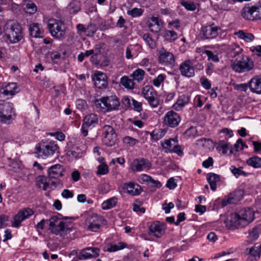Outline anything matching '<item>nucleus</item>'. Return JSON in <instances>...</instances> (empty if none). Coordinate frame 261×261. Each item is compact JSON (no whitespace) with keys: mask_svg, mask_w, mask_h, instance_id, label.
<instances>
[{"mask_svg":"<svg viewBox=\"0 0 261 261\" xmlns=\"http://www.w3.org/2000/svg\"><path fill=\"white\" fill-rule=\"evenodd\" d=\"M255 219V211L250 207L243 208L231 213L225 222L229 229L241 228L246 227Z\"/></svg>","mask_w":261,"mask_h":261,"instance_id":"1","label":"nucleus"},{"mask_svg":"<svg viewBox=\"0 0 261 261\" xmlns=\"http://www.w3.org/2000/svg\"><path fill=\"white\" fill-rule=\"evenodd\" d=\"M60 152V147L53 140H43L35 146L34 153L37 158L47 159Z\"/></svg>","mask_w":261,"mask_h":261,"instance_id":"2","label":"nucleus"},{"mask_svg":"<svg viewBox=\"0 0 261 261\" xmlns=\"http://www.w3.org/2000/svg\"><path fill=\"white\" fill-rule=\"evenodd\" d=\"M47 221L49 222V230L51 233L57 236L64 237L72 230L71 225L64 221L60 217L53 216Z\"/></svg>","mask_w":261,"mask_h":261,"instance_id":"3","label":"nucleus"},{"mask_svg":"<svg viewBox=\"0 0 261 261\" xmlns=\"http://www.w3.org/2000/svg\"><path fill=\"white\" fill-rule=\"evenodd\" d=\"M4 30L7 38L11 43H17L23 38L21 26L13 20L7 21Z\"/></svg>","mask_w":261,"mask_h":261,"instance_id":"4","label":"nucleus"},{"mask_svg":"<svg viewBox=\"0 0 261 261\" xmlns=\"http://www.w3.org/2000/svg\"><path fill=\"white\" fill-rule=\"evenodd\" d=\"M13 103L4 100L0 102V121L3 124H10L16 117Z\"/></svg>","mask_w":261,"mask_h":261,"instance_id":"5","label":"nucleus"},{"mask_svg":"<svg viewBox=\"0 0 261 261\" xmlns=\"http://www.w3.org/2000/svg\"><path fill=\"white\" fill-rule=\"evenodd\" d=\"M230 67L236 72L243 73L251 70L254 68V63L249 57L243 56L239 61H231Z\"/></svg>","mask_w":261,"mask_h":261,"instance_id":"6","label":"nucleus"},{"mask_svg":"<svg viewBox=\"0 0 261 261\" xmlns=\"http://www.w3.org/2000/svg\"><path fill=\"white\" fill-rule=\"evenodd\" d=\"M47 27L52 36L60 40L64 38L66 27L62 21L49 19Z\"/></svg>","mask_w":261,"mask_h":261,"instance_id":"7","label":"nucleus"},{"mask_svg":"<svg viewBox=\"0 0 261 261\" xmlns=\"http://www.w3.org/2000/svg\"><path fill=\"white\" fill-rule=\"evenodd\" d=\"M119 105V99H96L95 101L96 108L103 113L116 109Z\"/></svg>","mask_w":261,"mask_h":261,"instance_id":"8","label":"nucleus"},{"mask_svg":"<svg viewBox=\"0 0 261 261\" xmlns=\"http://www.w3.org/2000/svg\"><path fill=\"white\" fill-rule=\"evenodd\" d=\"M104 219L102 217L96 214H92L86 220V226L88 230L97 232L104 224Z\"/></svg>","mask_w":261,"mask_h":261,"instance_id":"9","label":"nucleus"},{"mask_svg":"<svg viewBox=\"0 0 261 261\" xmlns=\"http://www.w3.org/2000/svg\"><path fill=\"white\" fill-rule=\"evenodd\" d=\"M34 213L33 210L30 208H24L20 210L14 216L12 222V226L15 228H18L21 225V223L23 221L29 219Z\"/></svg>","mask_w":261,"mask_h":261,"instance_id":"10","label":"nucleus"},{"mask_svg":"<svg viewBox=\"0 0 261 261\" xmlns=\"http://www.w3.org/2000/svg\"><path fill=\"white\" fill-rule=\"evenodd\" d=\"M180 121L181 118L179 115L172 110L167 112L163 118L164 124L172 128L177 126Z\"/></svg>","mask_w":261,"mask_h":261,"instance_id":"11","label":"nucleus"},{"mask_svg":"<svg viewBox=\"0 0 261 261\" xmlns=\"http://www.w3.org/2000/svg\"><path fill=\"white\" fill-rule=\"evenodd\" d=\"M98 121V119L96 114L91 113L86 115L83 119V123L81 127L83 135L86 136L88 133V128L95 126Z\"/></svg>","mask_w":261,"mask_h":261,"instance_id":"12","label":"nucleus"},{"mask_svg":"<svg viewBox=\"0 0 261 261\" xmlns=\"http://www.w3.org/2000/svg\"><path fill=\"white\" fill-rule=\"evenodd\" d=\"M159 62L165 66H173L175 64V60L172 53L161 48L159 50Z\"/></svg>","mask_w":261,"mask_h":261,"instance_id":"13","label":"nucleus"},{"mask_svg":"<svg viewBox=\"0 0 261 261\" xmlns=\"http://www.w3.org/2000/svg\"><path fill=\"white\" fill-rule=\"evenodd\" d=\"M151 164L149 160L144 158L135 159L132 165V170L135 172L147 171L151 168Z\"/></svg>","mask_w":261,"mask_h":261,"instance_id":"14","label":"nucleus"},{"mask_svg":"<svg viewBox=\"0 0 261 261\" xmlns=\"http://www.w3.org/2000/svg\"><path fill=\"white\" fill-rule=\"evenodd\" d=\"M220 30V28L216 25L214 23L203 27L201 28L203 37L206 39H211L216 38L218 35V32Z\"/></svg>","mask_w":261,"mask_h":261,"instance_id":"15","label":"nucleus"},{"mask_svg":"<svg viewBox=\"0 0 261 261\" xmlns=\"http://www.w3.org/2000/svg\"><path fill=\"white\" fill-rule=\"evenodd\" d=\"M181 75L187 77H191L195 75V69L191 61L187 60L182 62L179 65Z\"/></svg>","mask_w":261,"mask_h":261,"instance_id":"16","label":"nucleus"},{"mask_svg":"<svg viewBox=\"0 0 261 261\" xmlns=\"http://www.w3.org/2000/svg\"><path fill=\"white\" fill-rule=\"evenodd\" d=\"M100 249L96 247H87L83 249L80 253L78 258L84 260L92 258H96L99 254Z\"/></svg>","mask_w":261,"mask_h":261,"instance_id":"17","label":"nucleus"},{"mask_svg":"<svg viewBox=\"0 0 261 261\" xmlns=\"http://www.w3.org/2000/svg\"><path fill=\"white\" fill-rule=\"evenodd\" d=\"M165 227L164 223L156 221L149 226V234L156 238L161 237L165 233Z\"/></svg>","mask_w":261,"mask_h":261,"instance_id":"18","label":"nucleus"},{"mask_svg":"<svg viewBox=\"0 0 261 261\" xmlns=\"http://www.w3.org/2000/svg\"><path fill=\"white\" fill-rule=\"evenodd\" d=\"M92 79L95 86L97 88H105L107 86V76L103 72L99 71H95Z\"/></svg>","mask_w":261,"mask_h":261,"instance_id":"19","label":"nucleus"},{"mask_svg":"<svg viewBox=\"0 0 261 261\" xmlns=\"http://www.w3.org/2000/svg\"><path fill=\"white\" fill-rule=\"evenodd\" d=\"M64 172V167L59 164L50 166L47 170V173L50 178H59L63 176Z\"/></svg>","mask_w":261,"mask_h":261,"instance_id":"20","label":"nucleus"},{"mask_svg":"<svg viewBox=\"0 0 261 261\" xmlns=\"http://www.w3.org/2000/svg\"><path fill=\"white\" fill-rule=\"evenodd\" d=\"M19 91V88L16 83H9L0 90V94H2L4 96H13Z\"/></svg>","mask_w":261,"mask_h":261,"instance_id":"21","label":"nucleus"},{"mask_svg":"<svg viewBox=\"0 0 261 261\" xmlns=\"http://www.w3.org/2000/svg\"><path fill=\"white\" fill-rule=\"evenodd\" d=\"M137 180L142 184L150 185L151 186L156 187L158 188L162 186V184L159 181L152 179L150 176L145 174L139 175Z\"/></svg>","mask_w":261,"mask_h":261,"instance_id":"22","label":"nucleus"},{"mask_svg":"<svg viewBox=\"0 0 261 261\" xmlns=\"http://www.w3.org/2000/svg\"><path fill=\"white\" fill-rule=\"evenodd\" d=\"M148 27L149 30L153 33H158L160 31L163 23L158 17L152 16L148 21Z\"/></svg>","mask_w":261,"mask_h":261,"instance_id":"23","label":"nucleus"},{"mask_svg":"<svg viewBox=\"0 0 261 261\" xmlns=\"http://www.w3.org/2000/svg\"><path fill=\"white\" fill-rule=\"evenodd\" d=\"M123 188L126 191L127 193L132 196L138 195L142 192L141 186L133 182L124 184Z\"/></svg>","mask_w":261,"mask_h":261,"instance_id":"24","label":"nucleus"},{"mask_svg":"<svg viewBox=\"0 0 261 261\" xmlns=\"http://www.w3.org/2000/svg\"><path fill=\"white\" fill-rule=\"evenodd\" d=\"M242 195V192L241 191H238L237 192H235L227 197H225L222 201V205L223 206H225L229 204L235 203L237 201L240 200L239 197H237L238 196Z\"/></svg>","mask_w":261,"mask_h":261,"instance_id":"25","label":"nucleus"},{"mask_svg":"<svg viewBox=\"0 0 261 261\" xmlns=\"http://www.w3.org/2000/svg\"><path fill=\"white\" fill-rule=\"evenodd\" d=\"M245 253L249 255V258L251 261L257 260L260 257L261 248L260 247L258 248L256 246L248 248L246 249Z\"/></svg>","mask_w":261,"mask_h":261,"instance_id":"26","label":"nucleus"},{"mask_svg":"<svg viewBox=\"0 0 261 261\" xmlns=\"http://www.w3.org/2000/svg\"><path fill=\"white\" fill-rule=\"evenodd\" d=\"M250 90L257 94H261V77L252 78L249 82Z\"/></svg>","mask_w":261,"mask_h":261,"instance_id":"27","label":"nucleus"},{"mask_svg":"<svg viewBox=\"0 0 261 261\" xmlns=\"http://www.w3.org/2000/svg\"><path fill=\"white\" fill-rule=\"evenodd\" d=\"M29 31L32 37L40 38L42 36L43 32L40 28V24L37 23H33L29 25Z\"/></svg>","mask_w":261,"mask_h":261,"instance_id":"28","label":"nucleus"},{"mask_svg":"<svg viewBox=\"0 0 261 261\" xmlns=\"http://www.w3.org/2000/svg\"><path fill=\"white\" fill-rule=\"evenodd\" d=\"M207 180L213 191H215L217 188V182L219 181L220 177L218 175L211 173L207 175Z\"/></svg>","mask_w":261,"mask_h":261,"instance_id":"29","label":"nucleus"},{"mask_svg":"<svg viewBox=\"0 0 261 261\" xmlns=\"http://www.w3.org/2000/svg\"><path fill=\"white\" fill-rule=\"evenodd\" d=\"M216 150L222 154H226L229 150V143L224 140H220L215 143Z\"/></svg>","mask_w":261,"mask_h":261,"instance_id":"30","label":"nucleus"},{"mask_svg":"<svg viewBox=\"0 0 261 261\" xmlns=\"http://www.w3.org/2000/svg\"><path fill=\"white\" fill-rule=\"evenodd\" d=\"M241 15L243 18L248 20H254L253 9L252 7H245L241 11Z\"/></svg>","mask_w":261,"mask_h":261,"instance_id":"31","label":"nucleus"},{"mask_svg":"<svg viewBox=\"0 0 261 261\" xmlns=\"http://www.w3.org/2000/svg\"><path fill=\"white\" fill-rule=\"evenodd\" d=\"M177 140L176 139H170L165 140L161 142V146L165 150V152H171Z\"/></svg>","mask_w":261,"mask_h":261,"instance_id":"32","label":"nucleus"},{"mask_svg":"<svg viewBox=\"0 0 261 261\" xmlns=\"http://www.w3.org/2000/svg\"><path fill=\"white\" fill-rule=\"evenodd\" d=\"M239 38L244 40L247 42L252 41L254 39V35L251 33H245L243 31L240 30L234 34Z\"/></svg>","mask_w":261,"mask_h":261,"instance_id":"33","label":"nucleus"},{"mask_svg":"<svg viewBox=\"0 0 261 261\" xmlns=\"http://www.w3.org/2000/svg\"><path fill=\"white\" fill-rule=\"evenodd\" d=\"M242 51V49L236 43H232L229 45L228 54L232 58H234L237 55L240 54Z\"/></svg>","mask_w":261,"mask_h":261,"instance_id":"34","label":"nucleus"},{"mask_svg":"<svg viewBox=\"0 0 261 261\" xmlns=\"http://www.w3.org/2000/svg\"><path fill=\"white\" fill-rule=\"evenodd\" d=\"M198 142L207 150H211L215 147V143L210 139L203 138L198 140Z\"/></svg>","mask_w":261,"mask_h":261,"instance_id":"35","label":"nucleus"},{"mask_svg":"<svg viewBox=\"0 0 261 261\" xmlns=\"http://www.w3.org/2000/svg\"><path fill=\"white\" fill-rule=\"evenodd\" d=\"M117 135L116 133H112L110 135L103 137L102 142L107 146H112L114 145L116 142Z\"/></svg>","mask_w":261,"mask_h":261,"instance_id":"36","label":"nucleus"},{"mask_svg":"<svg viewBox=\"0 0 261 261\" xmlns=\"http://www.w3.org/2000/svg\"><path fill=\"white\" fill-rule=\"evenodd\" d=\"M121 84L127 89L132 90L134 88L135 83L133 80L127 76H123L120 79Z\"/></svg>","mask_w":261,"mask_h":261,"instance_id":"37","label":"nucleus"},{"mask_svg":"<svg viewBox=\"0 0 261 261\" xmlns=\"http://www.w3.org/2000/svg\"><path fill=\"white\" fill-rule=\"evenodd\" d=\"M142 94L144 98H155L156 96L153 88L149 85H146L143 87Z\"/></svg>","mask_w":261,"mask_h":261,"instance_id":"38","label":"nucleus"},{"mask_svg":"<svg viewBox=\"0 0 261 261\" xmlns=\"http://www.w3.org/2000/svg\"><path fill=\"white\" fill-rule=\"evenodd\" d=\"M37 184L40 188H42L43 190H47L49 184L47 181V178L44 176H39L36 179Z\"/></svg>","mask_w":261,"mask_h":261,"instance_id":"39","label":"nucleus"},{"mask_svg":"<svg viewBox=\"0 0 261 261\" xmlns=\"http://www.w3.org/2000/svg\"><path fill=\"white\" fill-rule=\"evenodd\" d=\"M145 71L141 69H136L130 75L133 81H137L138 82L142 81L144 77Z\"/></svg>","mask_w":261,"mask_h":261,"instance_id":"40","label":"nucleus"},{"mask_svg":"<svg viewBox=\"0 0 261 261\" xmlns=\"http://www.w3.org/2000/svg\"><path fill=\"white\" fill-rule=\"evenodd\" d=\"M142 38L149 48L151 49H154L156 48V42L152 38L149 34L145 33L143 34L142 35Z\"/></svg>","mask_w":261,"mask_h":261,"instance_id":"41","label":"nucleus"},{"mask_svg":"<svg viewBox=\"0 0 261 261\" xmlns=\"http://www.w3.org/2000/svg\"><path fill=\"white\" fill-rule=\"evenodd\" d=\"M117 203V198L113 197L110 198L101 204V207L103 210H106L114 207Z\"/></svg>","mask_w":261,"mask_h":261,"instance_id":"42","label":"nucleus"},{"mask_svg":"<svg viewBox=\"0 0 261 261\" xmlns=\"http://www.w3.org/2000/svg\"><path fill=\"white\" fill-rule=\"evenodd\" d=\"M126 247V244L123 242H118V243L111 244L107 249V251L110 252H115Z\"/></svg>","mask_w":261,"mask_h":261,"instance_id":"43","label":"nucleus"},{"mask_svg":"<svg viewBox=\"0 0 261 261\" xmlns=\"http://www.w3.org/2000/svg\"><path fill=\"white\" fill-rule=\"evenodd\" d=\"M67 8L70 14H75L81 9L80 4L79 2L74 1L71 2Z\"/></svg>","mask_w":261,"mask_h":261,"instance_id":"44","label":"nucleus"},{"mask_svg":"<svg viewBox=\"0 0 261 261\" xmlns=\"http://www.w3.org/2000/svg\"><path fill=\"white\" fill-rule=\"evenodd\" d=\"M247 163L254 168H261V158L258 156H253L247 160Z\"/></svg>","mask_w":261,"mask_h":261,"instance_id":"45","label":"nucleus"},{"mask_svg":"<svg viewBox=\"0 0 261 261\" xmlns=\"http://www.w3.org/2000/svg\"><path fill=\"white\" fill-rule=\"evenodd\" d=\"M163 36L166 40L169 42L173 41L177 38V33L172 30H166L164 32Z\"/></svg>","mask_w":261,"mask_h":261,"instance_id":"46","label":"nucleus"},{"mask_svg":"<svg viewBox=\"0 0 261 261\" xmlns=\"http://www.w3.org/2000/svg\"><path fill=\"white\" fill-rule=\"evenodd\" d=\"M122 141L124 144L129 147H133L139 142V141L138 139L128 136L123 137Z\"/></svg>","mask_w":261,"mask_h":261,"instance_id":"47","label":"nucleus"},{"mask_svg":"<svg viewBox=\"0 0 261 261\" xmlns=\"http://www.w3.org/2000/svg\"><path fill=\"white\" fill-rule=\"evenodd\" d=\"M166 131L163 129L154 130L151 133V136L154 140L158 141L163 137Z\"/></svg>","mask_w":261,"mask_h":261,"instance_id":"48","label":"nucleus"},{"mask_svg":"<svg viewBox=\"0 0 261 261\" xmlns=\"http://www.w3.org/2000/svg\"><path fill=\"white\" fill-rule=\"evenodd\" d=\"M189 99H177V101L173 105V108L176 111H180L188 103Z\"/></svg>","mask_w":261,"mask_h":261,"instance_id":"49","label":"nucleus"},{"mask_svg":"<svg viewBox=\"0 0 261 261\" xmlns=\"http://www.w3.org/2000/svg\"><path fill=\"white\" fill-rule=\"evenodd\" d=\"M229 170L231 171L233 175L237 178L239 177L241 175H246V173L243 171L242 168H236L234 166H231L229 168Z\"/></svg>","mask_w":261,"mask_h":261,"instance_id":"50","label":"nucleus"},{"mask_svg":"<svg viewBox=\"0 0 261 261\" xmlns=\"http://www.w3.org/2000/svg\"><path fill=\"white\" fill-rule=\"evenodd\" d=\"M259 237V229L257 228H253L248 232V239L251 241L256 240Z\"/></svg>","mask_w":261,"mask_h":261,"instance_id":"51","label":"nucleus"},{"mask_svg":"<svg viewBox=\"0 0 261 261\" xmlns=\"http://www.w3.org/2000/svg\"><path fill=\"white\" fill-rule=\"evenodd\" d=\"M144 11L141 8H134L127 11V14L133 17H137L141 16Z\"/></svg>","mask_w":261,"mask_h":261,"instance_id":"52","label":"nucleus"},{"mask_svg":"<svg viewBox=\"0 0 261 261\" xmlns=\"http://www.w3.org/2000/svg\"><path fill=\"white\" fill-rule=\"evenodd\" d=\"M109 172V167L106 164H101L97 166L96 174L102 175L107 174Z\"/></svg>","mask_w":261,"mask_h":261,"instance_id":"53","label":"nucleus"},{"mask_svg":"<svg viewBox=\"0 0 261 261\" xmlns=\"http://www.w3.org/2000/svg\"><path fill=\"white\" fill-rule=\"evenodd\" d=\"M25 10L27 13L30 14H33L35 13L37 10V8L36 5L32 2L28 3L25 7Z\"/></svg>","mask_w":261,"mask_h":261,"instance_id":"54","label":"nucleus"},{"mask_svg":"<svg viewBox=\"0 0 261 261\" xmlns=\"http://www.w3.org/2000/svg\"><path fill=\"white\" fill-rule=\"evenodd\" d=\"M197 130L196 127L191 126L185 132V136L186 138H194L197 136Z\"/></svg>","mask_w":261,"mask_h":261,"instance_id":"55","label":"nucleus"},{"mask_svg":"<svg viewBox=\"0 0 261 261\" xmlns=\"http://www.w3.org/2000/svg\"><path fill=\"white\" fill-rule=\"evenodd\" d=\"M254 20L261 19V4L258 6H253Z\"/></svg>","mask_w":261,"mask_h":261,"instance_id":"56","label":"nucleus"},{"mask_svg":"<svg viewBox=\"0 0 261 261\" xmlns=\"http://www.w3.org/2000/svg\"><path fill=\"white\" fill-rule=\"evenodd\" d=\"M76 108L82 111L87 108V103L86 100L84 99H76L75 101Z\"/></svg>","mask_w":261,"mask_h":261,"instance_id":"57","label":"nucleus"},{"mask_svg":"<svg viewBox=\"0 0 261 261\" xmlns=\"http://www.w3.org/2000/svg\"><path fill=\"white\" fill-rule=\"evenodd\" d=\"M166 75L163 74H159L155 79L153 80V85L156 87H159L161 83L163 82L165 79Z\"/></svg>","mask_w":261,"mask_h":261,"instance_id":"58","label":"nucleus"},{"mask_svg":"<svg viewBox=\"0 0 261 261\" xmlns=\"http://www.w3.org/2000/svg\"><path fill=\"white\" fill-rule=\"evenodd\" d=\"M103 137L110 135L112 133H115L114 128L110 125H105L102 129Z\"/></svg>","mask_w":261,"mask_h":261,"instance_id":"59","label":"nucleus"},{"mask_svg":"<svg viewBox=\"0 0 261 261\" xmlns=\"http://www.w3.org/2000/svg\"><path fill=\"white\" fill-rule=\"evenodd\" d=\"M205 54L207 56L208 60H211L214 62H218L219 61L218 56L214 54L211 50H206L205 51Z\"/></svg>","mask_w":261,"mask_h":261,"instance_id":"60","label":"nucleus"},{"mask_svg":"<svg viewBox=\"0 0 261 261\" xmlns=\"http://www.w3.org/2000/svg\"><path fill=\"white\" fill-rule=\"evenodd\" d=\"M166 187L170 190L174 189L177 187L176 180L173 177L169 178L167 182Z\"/></svg>","mask_w":261,"mask_h":261,"instance_id":"61","label":"nucleus"},{"mask_svg":"<svg viewBox=\"0 0 261 261\" xmlns=\"http://www.w3.org/2000/svg\"><path fill=\"white\" fill-rule=\"evenodd\" d=\"M49 135L51 136L55 137L56 139L60 141H63L65 138V135L62 132H57L55 133H49Z\"/></svg>","mask_w":261,"mask_h":261,"instance_id":"62","label":"nucleus"},{"mask_svg":"<svg viewBox=\"0 0 261 261\" xmlns=\"http://www.w3.org/2000/svg\"><path fill=\"white\" fill-rule=\"evenodd\" d=\"M61 195L63 198L66 199L71 198L74 196L73 192L67 189H64L62 191Z\"/></svg>","mask_w":261,"mask_h":261,"instance_id":"63","label":"nucleus"},{"mask_svg":"<svg viewBox=\"0 0 261 261\" xmlns=\"http://www.w3.org/2000/svg\"><path fill=\"white\" fill-rule=\"evenodd\" d=\"M250 51L257 56H261V45H257L256 46H252L250 48Z\"/></svg>","mask_w":261,"mask_h":261,"instance_id":"64","label":"nucleus"}]
</instances>
